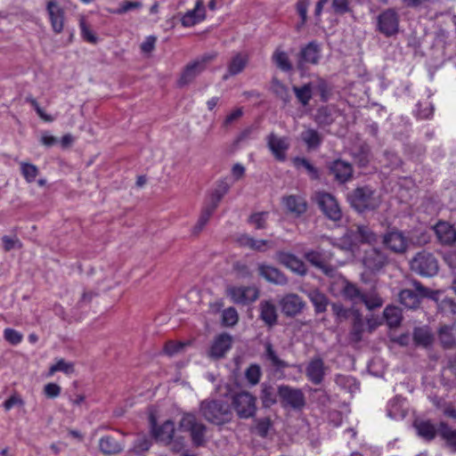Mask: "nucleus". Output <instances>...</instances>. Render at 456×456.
Returning <instances> with one entry per match:
<instances>
[{
  "instance_id": "1",
  "label": "nucleus",
  "mask_w": 456,
  "mask_h": 456,
  "mask_svg": "<svg viewBox=\"0 0 456 456\" xmlns=\"http://www.w3.org/2000/svg\"><path fill=\"white\" fill-rule=\"evenodd\" d=\"M202 417L213 425L222 426L232 421L233 411L228 401L224 399H205L200 403Z\"/></svg>"
},
{
  "instance_id": "2",
  "label": "nucleus",
  "mask_w": 456,
  "mask_h": 456,
  "mask_svg": "<svg viewBox=\"0 0 456 456\" xmlns=\"http://www.w3.org/2000/svg\"><path fill=\"white\" fill-rule=\"evenodd\" d=\"M351 207L359 213L373 211L379 208L381 199L370 185L358 186L347 195Z\"/></svg>"
},
{
  "instance_id": "3",
  "label": "nucleus",
  "mask_w": 456,
  "mask_h": 456,
  "mask_svg": "<svg viewBox=\"0 0 456 456\" xmlns=\"http://www.w3.org/2000/svg\"><path fill=\"white\" fill-rule=\"evenodd\" d=\"M232 411H235L237 417L241 419H248L256 415V397L248 391L235 392L231 395Z\"/></svg>"
},
{
  "instance_id": "4",
  "label": "nucleus",
  "mask_w": 456,
  "mask_h": 456,
  "mask_svg": "<svg viewBox=\"0 0 456 456\" xmlns=\"http://www.w3.org/2000/svg\"><path fill=\"white\" fill-rule=\"evenodd\" d=\"M414 289H404L399 294V302L408 309H416L419 306L422 298H434L436 292L422 285L419 281H412Z\"/></svg>"
},
{
  "instance_id": "5",
  "label": "nucleus",
  "mask_w": 456,
  "mask_h": 456,
  "mask_svg": "<svg viewBox=\"0 0 456 456\" xmlns=\"http://www.w3.org/2000/svg\"><path fill=\"white\" fill-rule=\"evenodd\" d=\"M217 56L216 53H206L200 58L189 62L183 69L181 76L177 81L180 87L191 83L200 74H201L207 68V64Z\"/></svg>"
},
{
  "instance_id": "6",
  "label": "nucleus",
  "mask_w": 456,
  "mask_h": 456,
  "mask_svg": "<svg viewBox=\"0 0 456 456\" xmlns=\"http://www.w3.org/2000/svg\"><path fill=\"white\" fill-rule=\"evenodd\" d=\"M411 270L424 277H432L438 273L439 265L436 256L427 251H421L411 259Z\"/></svg>"
},
{
  "instance_id": "7",
  "label": "nucleus",
  "mask_w": 456,
  "mask_h": 456,
  "mask_svg": "<svg viewBox=\"0 0 456 456\" xmlns=\"http://www.w3.org/2000/svg\"><path fill=\"white\" fill-rule=\"evenodd\" d=\"M279 400L282 408L301 411L305 406V396L302 389L289 385L278 386Z\"/></svg>"
},
{
  "instance_id": "8",
  "label": "nucleus",
  "mask_w": 456,
  "mask_h": 456,
  "mask_svg": "<svg viewBox=\"0 0 456 456\" xmlns=\"http://www.w3.org/2000/svg\"><path fill=\"white\" fill-rule=\"evenodd\" d=\"M322 58L321 45L313 40L300 47L298 53L296 55L297 69L305 70L307 65H318Z\"/></svg>"
},
{
  "instance_id": "9",
  "label": "nucleus",
  "mask_w": 456,
  "mask_h": 456,
  "mask_svg": "<svg viewBox=\"0 0 456 456\" xmlns=\"http://www.w3.org/2000/svg\"><path fill=\"white\" fill-rule=\"evenodd\" d=\"M381 239L384 248L395 254H404L409 248V238L403 231L396 228L387 231L382 234Z\"/></svg>"
},
{
  "instance_id": "10",
  "label": "nucleus",
  "mask_w": 456,
  "mask_h": 456,
  "mask_svg": "<svg viewBox=\"0 0 456 456\" xmlns=\"http://www.w3.org/2000/svg\"><path fill=\"white\" fill-rule=\"evenodd\" d=\"M361 261L364 268L370 273H379L389 263L387 255L376 247L365 249Z\"/></svg>"
},
{
  "instance_id": "11",
  "label": "nucleus",
  "mask_w": 456,
  "mask_h": 456,
  "mask_svg": "<svg viewBox=\"0 0 456 456\" xmlns=\"http://www.w3.org/2000/svg\"><path fill=\"white\" fill-rule=\"evenodd\" d=\"M180 427L185 431H189L192 443L200 446L205 443V434L207 427L199 421L194 414L185 413L180 420Z\"/></svg>"
},
{
  "instance_id": "12",
  "label": "nucleus",
  "mask_w": 456,
  "mask_h": 456,
  "mask_svg": "<svg viewBox=\"0 0 456 456\" xmlns=\"http://www.w3.org/2000/svg\"><path fill=\"white\" fill-rule=\"evenodd\" d=\"M316 202L326 217L332 221H338L342 217V212L336 198L326 191L316 193Z\"/></svg>"
},
{
  "instance_id": "13",
  "label": "nucleus",
  "mask_w": 456,
  "mask_h": 456,
  "mask_svg": "<svg viewBox=\"0 0 456 456\" xmlns=\"http://www.w3.org/2000/svg\"><path fill=\"white\" fill-rule=\"evenodd\" d=\"M328 175L333 177L338 184H345L353 178V166L341 159L327 163Z\"/></svg>"
},
{
  "instance_id": "14",
  "label": "nucleus",
  "mask_w": 456,
  "mask_h": 456,
  "mask_svg": "<svg viewBox=\"0 0 456 456\" xmlns=\"http://www.w3.org/2000/svg\"><path fill=\"white\" fill-rule=\"evenodd\" d=\"M378 30L386 37L395 35L399 30V15L394 9H387L378 17Z\"/></svg>"
},
{
  "instance_id": "15",
  "label": "nucleus",
  "mask_w": 456,
  "mask_h": 456,
  "mask_svg": "<svg viewBox=\"0 0 456 456\" xmlns=\"http://www.w3.org/2000/svg\"><path fill=\"white\" fill-rule=\"evenodd\" d=\"M347 238H351L355 244H369L372 245L377 243L378 235L367 224H354L347 231Z\"/></svg>"
},
{
  "instance_id": "16",
  "label": "nucleus",
  "mask_w": 456,
  "mask_h": 456,
  "mask_svg": "<svg viewBox=\"0 0 456 456\" xmlns=\"http://www.w3.org/2000/svg\"><path fill=\"white\" fill-rule=\"evenodd\" d=\"M228 295L236 304L248 305L256 301L259 297V290L256 287H232L229 289Z\"/></svg>"
},
{
  "instance_id": "17",
  "label": "nucleus",
  "mask_w": 456,
  "mask_h": 456,
  "mask_svg": "<svg viewBox=\"0 0 456 456\" xmlns=\"http://www.w3.org/2000/svg\"><path fill=\"white\" fill-rule=\"evenodd\" d=\"M266 142L275 159L281 162L286 160V152L289 148V142L287 137H279L274 133H271L266 137Z\"/></svg>"
},
{
  "instance_id": "18",
  "label": "nucleus",
  "mask_w": 456,
  "mask_h": 456,
  "mask_svg": "<svg viewBox=\"0 0 456 456\" xmlns=\"http://www.w3.org/2000/svg\"><path fill=\"white\" fill-rule=\"evenodd\" d=\"M249 56L245 52H239L232 55L227 62L226 72L223 76V80H227L231 77H234L241 73L248 66Z\"/></svg>"
},
{
  "instance_id": "19",
  "label": "nucleus",
  "mask_w": 456,
  "mask_h": 456,
  "mask_svg": "<svg viewBox=\"0 0 456 456\" xmlns=\"http://www.w3.org/2000/svg\"><path fill=\"white\" fill-rule=\"evenodd\" d=\"M325 370L324 361L320 356H314L305 368V375L313 384L320 385L324 379Z\"/></svg>"
},
{
  "instance_id": "20",
  "label": "nucleus",
  "mask_w": 456,
  "mask_h": 456,
  "mask_svg": "<svg viewBox=\"0 0 456 456\" xmlns=\"http://www.w3.org/2000/svg\"><path fill=\"white\" fill-rule=\"evenodd\" d=\"M232 344V336L227 333H222L218 335L213 341V344L208 351V356L215 360L223 358L231 349Z\"/></svg>"
},
{
  "instance_id": "21",
  "label": "nucleus",
  "mask_w": 456,
  "mask_h": 456,
  "mask_svg": "<svg viewBox=\"0 0 456 456\" xmlns=\"http://www.w3.org/2000/svg\"><path fill=\"white\" fill-rule=\"evenodd\" d=\"M277 259L281 264L297 274L305 275L306 273L307 269L305 263L293 254L279 251L277 252Z\"/></svg>"
},
{
  "instance_id": "22",
  "label": "nucleus",
  "mask_w": 456,
  "mask_h": 456,
  "mask_svg": "<svg viewBox=\"0 0 456 456\" xmlns=\"http://www.w3.org/2000/svg\"><path fill=\"white\" fill-rule=\"evenodd\" d=\"M281 311L286 316L293 317L298 314L305 306L302 298L296 294H289L281 301Z\"/></svg>"
},
{
  "instance_id": "23",
  "label": "nucleus",
  "mask_w": 456,
  "mask_h": 456,
  "mask_svg": "<svg viewBox=\"0 0 456 456\" xmlns=\"http://www.w3.org/2000/svg\"><path fill=\"white\" fill-rule=\"evenodd\" d=\"M257 269L259 275L271 283L285 285L288 282L285 274L272 265L258 264Z\"/></svg>"
},
{
  "instance_id": "24",
  "label": "nucleus",
  "mask_w": 456,
  "mask_h": 456,
  "mask_svg": "<svg viewBox=\"0 0 456 456\" xmlns=\"http://www.w3.org/2000/svg\"><path fill=\"white\" fill-rule=\"evenodd\" d=\"M151 422L155 439L165 444L170 443L175 434L174 422L171 420H167L159 427H156V422L153 418L151 419Z\"/></svg>"
},
{
  "instance_id": "25",
  "label": "nucleus",
  "mask_w": 456,
  "mask_h": 456,
  "mask_svg": "<svg viewBox=\"0 0 456 456\" xmlns=\"http://www.w3.org/2000/svg\"><path fill=\"white\" fill-rule=\"evenodd\" d=\"M264 347L265 352L263 357L269 362L270 366L274 370V371H282L286 368L289 367V364L287 362L281 360L278 356L270 340L265 341Z\"/></svg>"
},
{
  "instance_id": "26",
  "label": "nucleus",
  "mask_w": 456,
  "mask_h": 456,
  "mask_svg": "<svg viewBox=\"0 0 456 456\" xmlns=\"http://www.w3.org/2000/svg\"><path fill=\"white\" fill-rule=\"evenodd\" d=\"M435 232L443 245L451 246L456 242V229L446 222H438L435 226Z\"/></svg>"
},
{
  "instance_id": "27",
  "label": "nucleus",
  "mask_w": 456,
  "mask_h": 456,
  "mask_svg": "<svg viewBox=\"0 0 456 456\" xmlns=\"http://www.w3.org/2000/svg\"><path fill=\"white\" fill-rule=\"evenodd\" d=\"M47 11L54 32L61 33L63 29L64 11L59 6L56 1L51 0L47 3Z\"/></svg>"
},
{
  "instance_id": "28",
  "label": "nucleus",
  "mask_w": 456,
  "mask_h": 456,
  "mask_svg": "<svg viewBox=\"0 0 456 456\" xmlns=\"http://www.w3.org/2000/svg\"><path fill=\"white\" fill-rule=\"evenodd\" d=\"M259 317L269 328L278 322V314L275 305L271 300H263L259 303Z\"/></svg>"
},
{
  "instance_id": "29",
  "label": "nucleus",
  "mask_w": 456,
  "mask_h": 456,
  "mask_svg": "<svg viewBox=\"0 0 456 456\" xmlns=\"http://www.w3.org/2000/svg\"><path fill=\"white\" fill-rule=\"evenodd\" d=\"M206 18V11L202 0L196 2L195 7L188 11L182 18L181 22L184 27H191L202 21Z\"/></svg>"
},
{
  "instance_id": "30",
  "label": "nucleus",
  "mask_w": 456,
  "mask_h": 456,
  "mask_svg": "<svg viewBox=\"0 0 456 456\" xmlns=\"http://www.w3.org/2000/svg\"><path fill=\"white\" fill-rule=\"evenodd\" d=\"M330 2V9L334 14L344 15L351 11L349 0H318L315 5L314 15L319 17L323 10V6Z\"/></svg>"
},
{
  "instance_id": "31",
  "label": "nucleus",
  "mask_w": 456,
  "mask_h": 456,
  "mask_svg": "<svg viewBox=\"0 0 456 456\" xmlns=\"http://www.w3.org/2000/svg\"><path fill=\"white\" fill-rule=\"evenodd\" d=\"M282 203L287 210L295 216H300L307 209L305 200L299 195H289L282 198Z\"/></svg>"
},
{
  "instance_id": "32",
  "label": "nucleus",
  "mask_w": 456,
  "mask_h": 456,
  "mask_svg": "<svg viewBox=\"0 0 456 456\" xmlns=\"http://www.w3.org/2000/svg\"><path fill=\"white\" fill-rule=\"evenodd\" d=\"M278 387L275 388L273 385L266 382L261 384L259 398L263 408H271L278 402Z\"/></svg>"
},
{
  "instance_id": "33",
  "label": "nucleus",
  "mask_w": 456,
  "mask_h": 456,
  "mask_svg": "<svg viewBox=\"0 0 456 456\" xmlns=\"http://www.w3.org/2000/svg\"><path fill=\"white\" fill-rule=\"evenodd\" d=\"M100 451L105 455L118 454L124 449V444L111 436H102L99 441Z\"/></svg>"
},
{
  "instance_id": "34",
  "label": "nucleus",
  "mask_w": 456,
  "mask_h": 456,
  "mask_svg": "<svg viewBox=\"0 0 456 456\" xmlns=\"http://www.w3.org/2000/svg\"><path fill=\"white\" fill-rule=\"evenodd\" d=\"M439 342L444 349L456 348V338L453 333V326L442 325L437 331Z\"/></svg>"
},
{
  "instance_id": "35",
  "label": "nucleus",
  "mask_w": 456,
  "mask_h": 456,
  "mask_svg": "<svg viewBox=\"0 0 456 456\" xmlns=\"http://www.w3.org/2000/svg\"><path fill=\"white\" fill-rule=\"evenodd\" d=\"M438 434L445 442L446 447L452 452H456V429H452L446 422L441 421L438 425Z\"/></svg>"
},
{
  "instance_id": "36",
  "label": "nucleus",
  "mask_w": 456,
  "mask_h": 456,
  "mask_svg": "<svg viewBox=\"0 0 456 456\" xmlns=\"http://www.w3.org/2000/svg\"><path fill=\"white\" fill-rule=\"evenodd\" d=\"M412 337L414 343L423 347L430 346L434 341V336L428 326L415 328Z\"/></svg>"
},
{
  "instance_id": "37",
  "label": "nucleus",
  "mask_w": 456,
  "mask_h": 456,
  "mask_svg": "<svg viewBox=\"0 0 456 456\" xmlns=\"http://www.w3.org/2000/svg\"><path fill=\"white\" fill-rule=\"evenodd\" d=\"M414 427L418 435L427 441L433 440L438 433V428L436 429L429 420L415 421Z\"/></svg>"
},
{
  "instance_id": "38",
  "label": "nucleus",
  "mask_w": 456,
  "mask_h": 456,
  "mask_svg": "<svg viewBox=\"0 0 456 456\" xmlns=\"http://www.w3.org/2000/svg\"><path fill=\"white\" fill-rule=\"evenodd\" d=\"M307 297L314 306L316 314L324 313L329 305V299L325 294L318 289H312L308 291Z\"/></svg>"
},
{
  "instance_id": "39",
  "label": "nucleus",
  "mask_w": 456,
  "mask_h": 456,
  "mask_svg": "<svg viewBox=\"0 0 456 456\" xmlns=\"http://www.w3.org/2000/svg\"><path fill=\"white\" fill-rule=\"evenodd\" d=\"M272 61L281 71L290 72L293 70V64L288 53L281 48H276L273 53Z\"/></svg>"
},
{
  "instance_id": "40",
  "label": "nucleus",
  "mask_w": 456,
  "mask_h": 456,
  "mask_svg": "<svg viewBox=\"0 0 456 456\" xmlns=\"http://www.w3.org/2000/svg\"><path fill=\"white\" fill-rule=\"evenodd\" d=\"M305 259L314 266L322 270L325 274H331L333 269L326 265L322 255L317 251H309L305 254Z\"/></svg>"
},
{
  "instance_id": "41",
  "label": "nucleus",
  "mask_w": 456,
  "mask_h": 456,
  "mask_svg": "<svg viewBox=\"0 0 456 456\" xmlns=\"http://www.w3.org/2000/svg\"><path fill=\"white\" fill-rule=\"evenodd\" d=\"M384 318L390 328L398 327L403 320L402 310L394 305H387L384 312Z\"/></svg>"
},
{
  "instance_id": "42",
  "label": "nucleus",
  "mask_w": 456,
  "mask_h": 456,
  "mask_svg": "<svg viewBox=\"0 0 456 456\" xmlns=\"http://www.w3.org/2000/svg\"><path fill=\"white\" fill-rule=\"evenodd\" d=\"M271 90L273 94H274L275 96L281 100L285 104L290 102L291 96L288 86L278 78L273 77L272 79Z\"/></svg>"
},
{
  "instance_id": "43",
  "label": "nucleus",
  "mask_w": 456,
  "mask_h": 456,
  "mask_svg": "<svg viewBox=\"0 0 456 456\" xmlns=\"http://www.w3.org/2000/svg\"><path fill=\"white\" fill-rule=\"evenodd\" d=\"M301 139L309 149L318 148L322 141L321 134L313 128H308L301 133Z\"/></svg>"
},
{
  "instance_id": "44",
  "label": "nucleus",
  "mask_w": 456,
  "mask_h": 456,
  "mask_svg": "<svg viewBox=\"0 0 456 456\" xmlns=\"http://www.w3.org/2000/svg\"><path fill=\"white\" fill-rule=\"evenodd\" d=\"M369 310L379 308L383 305V299L375 289L363 293L361 301Z\"/></svg>"
},
{
  "instance_id": "45",
  "label": "nucleus",
  "mask_w": 456,
  "mask_h": 456,
  "mask_svg": "<svg viewBox=\"0 0 456 456\" xmlns=\"http://www.w3.org/2000/svg\"><path fill=\"white\" fill-rule=\"evenodd\" d=\"M293 91L297 101L301 103L302 106L305 107L309 104V102L313 97L311 83L305 84L302 86H293Z\"/></svg>"
},
{
  "instance_id": "46",
  "label": "nucleus",
  "mask_w": 456,
  "mask_h": 456,
  "mask_svg": "<svg viewBox=\"0 0 456 456\" xmlns=\"http://www.w3.org/2000/svg\"><path fill=\"white\" fill-rule=\"evenodd\" d=\"M362 292L354 283L346 281L342 289V295L345 298L352 301L354 304L359 303L362 297Z\"/></svg>"
},
{
  "instance_id": "47",
  "label": "nucleus",
  "mask_w": 456,
  "mask_h": 456,
  "mask_svg": "<svg viewBox=\"0 0 456 456\" xmlns=\"http://www.w3.org/2000/svg\"><path fill=\"white\" fill-rule=\"evenodd\" d=\"M216 208L215 206L210 205L208 203L202 209L201 214L199 217V220L195 226L193 227V233L198 234L202 231L204 226L208 224L209 218L216 211Z\"/></svg>"
},
{
  "instance_id": "48",
  "label": "nucleus",
  "mask_w": 456,
  "mask_h": 456,
  "mask_svg": "<svg viewBox=\"0 0 456 456\" xmlns=\"http://www.w3.org/2000/svg\"><path fill=\"white\" fill-rule=\"evenodd\" d=\"M363 331L364 322L362 315L359 313H357L354 317L353 326L350 331L351 339L354 342L361 341Z\"/></svg>"
},
{
  "instance_id": "49",
  "label": "nucleus",
  "mask_w": 456,
  "mask_h": 456,
  "mask_svg": "<svg viewBox=\"0 0 456 456\" xmlns=\"http://www.w3.org/2000/svg\"><path fill=\"white\" fill-rule=\"evenodd\" d=\"M229 189L230 185L226 182H219L216 188L211 194L209 204L215 206V208H217L220 201L222 200L224 196L228 192Z\"/></svg>"
},
{
  "instance_id": "50",
  "label": "nucleus",
  "mask_w": 456,
  "mask_h": 456,
  "mask_svg": "<svg viewBox=\"0 0 456 456\" xmlns=\"http://www.w3.org/2000/svg\"><path fill=\"white\" fill-rule=\"evenodd\" d=\"M416 116L421 119H428L433 116L434 105L428 99L419 101L416 105Z\"/></svg>"
},
{
  "instance_id": "51",
  "label": "nucleus",
  "mask_w": 456,
  "mask_h": 456,
  "mask_svg": "<svg viewBox=\"0 0 456 456\" xmlns=\"http://www.w3.org/2000/svg\"><path fill=\"white\" fill-rule=\"evenodd\" d=\"M315 89L319 93L322 102H327L330 100L332 88L324 78L318 77L316 79Z\"/></svg>"
},
{
  "instance_id": "52",
  "label": "nucleus",
  "mask_w": 456,
  "mask_h": 456,
  "mask_svg": "<svg viewBox=\"0 0 456 456\" xmlns=\"http://www.w3.org/2000/svg\"><path fill=\"white\" fill-rule=\"evenodd\" d=\"M57 371H61L65 374H71L75 371L74 364L61 358L57 360L55 364H53L50 367L48 375L52 376Z\"/></svg>"
},
{
  "instance_id": "53",
  "label": "nucleus",
  "mask_w": 456,
  "mask_h": 456,
  "mask_svg": "<svg viewBox=\"0 0 456 456\" xmlns=\"http://www.w3.org/2000/svg\"><path fill=\"white\" fill-rule=\"evenodd\" d=\"M268 216L267 211L256 212L250 215L248 221L256 229L262 230L266 228Z\"/></svg>"
},
{
  "instance_id": "54",
  "label": "nucleus",
  "mask_w": 456,
  "mask_h": 456,
  "mask_svg": "<svg viewBox=\"0 0 456 456\" xmlns=\"http://www.w3.org/2000/svg\"><path fill=\"white\" fill-rule=\"evenodd\" d=\"M294 164L297 167H302L305 168L313 180H317L320 178L319 170L308 159L305 158H296L294 159Z\"/></svg>"
},
{
  "instance_id": "55",
  "label": "nucleus",
  "mask_w": 456,
  "mask_h": 456,
  "mask_svg": "<svg viewBox=\"0 0 456 456\" xmlns=\"http://www.w3.org/2000/svg\"><path fill=\"white\" fill-rule=\"evenodd\" d=\"M387 415L391 419H403L405 413L402 408L401 401L398 398H394L388 403Z\"/></svg>"
},
{
  "instance_id": "56",
  "label": "nucleus",
  "mask_w": 456,
  "mask_h": 456,
  "mask_svg": "<svg viewBox=\"0 0 456 456\" xmlns=\"http://www.w3.org/2000/svg\"><path fill=\"white\" fill-rule=\"evenodd\" d=\"M20 171L28 183L34 182L39 172L37 166L27 162H20Z\"/></svg>"
},
{
  "instance_id": "57",
  "label": "nucleus",
  "mask_w": 456,
  "mask_h": 456,
  "mask_svg": "<svg viewBox=\"0 0 456 456\" xmlns=\"http://www.w3.org/2000/svg\"><path fill=\"white\" fill-rule=\"evenodd\" d=\"M261 375V369L257 364H251L245 371V377L251 386L259 383Z\"/></svg>"
},
{
  "instance_id": "58",
  "label": "nucleus",
  "mask_w": 456,
  "mask_h": 456,
  "mask_svg": "<svg viewBox=\"0 0 456 456\" xmlns=\"http://www.w3.org/2000/svg\"><path fill=\"white\" fill-rule=\"evenodd\" d=\"M315 122L319 125L327 126L333 122V118L327 107H321L317 110Z\"/></svg>"
},
{
  "instance_id": "59",
  "label": "nucleus",
  "mask_w": 456,
  "mask_h": 456,
  "mask_svg": "<svg viewBox=\"0 0 456 456\" xmlns=\"http://www.w3.org/2000/svg\"><path fill=\"white\" fill-rule=\"evenodd\" d=\"M223 324L225 326L232 327L235 325L239 321V316L234 307H228L224 310L222 314Z\"/></svg>"
},
{
  "instance_id": "60",
  "label": "nucleus",
  "mask_w": 456,
  "mask_h": 456,
  "mask_svg": "<svg viewBox=\"0 0 456 456\" xmlns=\"http://www.w3.org/2000/svg\"><path fill=\"white\" fill-rule=\"evenodd\" d=\"M273 423L270 418H262L256 421V433L261 436L265 437L272 427Z\"/></svg>"
},
{
  "instance_id": "61",
  "label": "nucleus",
  "mask_w": 456,
  "mask_h": 456,
  "mask_svg": "<svg viewBox=\"0 0 456 456\" xmlns=\"http://www.w3.org/2000/svg\"><path fill=\"white\" fill-rule=\"evenodd\" d=\"M185 346V343L170 340L165 344L163 351L166 354L173 356L178 353H181Z\"/></svg>"
},
{
  "instance_id": "62",
  "label": "nucleus",
  "mask_w": 456,
  "mask_h": 456,
  "mask_svg": "<svg viewBox=\"0 0 456 456\" xmlns=\"http://www.w3.org/2000/svg\"><path fill=\"white\" fill-rule=\"evenodd\" d=\"M26 102H28L31 104V106L36 110L37 114L45 121L46 122H52L53 121V118L51 115L46 114L44 110L39 106L37 100L32 95H28L25 98Z\"/></svg>"
},
{
  "instance_id": "63",
  "label": "nucleus",
  "mask_w": 456,
  "mask_h": 456,
  "mask_svg": "<svg viewBox=\"0 0 456 456\" xmlns=\"http://www.w3.org/2000/svg\"><path fill=\"white\" fill-rule=\"evenodd\" d=\"M4 338L10 344L18 345L21 342L23 337L19 331L7 328L4 330Z\"/></svg>"
},
{
  "instance_id": "64",
  "label": "nucleus",
  "mask_w": 456,
  "mask_h": 456,
  "mask_svg": "<svg viewBox=\"0 0 456 456\" xmlns=\"http://www.w3.org/2000/svg\"><path fill=\"white\" fill-rule=\"evenodd\" d=\"M151 445V440L144 435H139L134 443V450L137 452H146Z\"/></svg>"
}]
</instances>
